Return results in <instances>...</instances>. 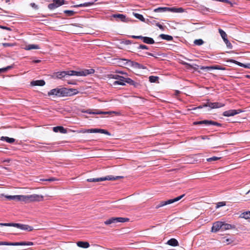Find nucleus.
Wrapping results in <instances>:
<instances>
[{"label": "nucleus", "instance_id": "f257e3e1", "mask_svg": "<svg viewBox=\"0 0 250 250\" xmlns=\"http://www.w3.org/2000/svg\"><path fill=\"white\" fill-rule=\"evenodd\" d=\"M94 72L95 71L93 69H84L79 71L69 70L57 72L52 74V78L61 79L65 78L66 76H86L88 75L93 74Z\"/></svg>", "mask_w": 250, "mask_h": 250}, {"label": "nucleus", "instance_id": "f03ea898", "mask_svg": "<svg viewBox=\"0 0 250 250\" xmlns=\"http://www.w3.org/2000/svg\"><path fill=\"white\" fill-rule=\"evenodd\" d=\"M78 93L76 89H67L66 88H55L48 92V96H56L64 97L75 95Z\"/></svg>", "mask_w": 250, "mask_h": 250}, {"label": "nucleus", "instance_id": "7ed1b4c3", "mask_svg": "<svg viewBox=\"0 0 250 250\" xmlns=\"http://www.w3.org/2000/svg\"><path fill=\"white\" fill-rule=\"evenodd\" d=\"M43 198V196L42 195L36 194L26 195H21L20 201L28 203L33 202H39L42 201Z\"/></svg>", "mask_w": 250, "mask_h": 250}, {"label": "nucleus", "instance_id": "20e7f679", "mask_svg": "<svg viewBox=\"0 0 250 250\" xmlns=\"http://www.w3.org/2000/svg\"><path fill=\"white\" fill-rule=\"evenodd\" d=\"M0 226H12L22 230H27L28 231H31L33 230V228L31 226L18 223H0Z\"/></svg>", "mask_w": 250, "mask_h": 250}, {"label": "nucleus", "instance_id": "39448f33", "mask_svg": "<svg viewBox=\"0 0 250 250\" xmlns=\"http://www.w3.org/2000/svg\"><path fill=\"white\" fill-rule=\"evenodd\" d=\"M167 11L174 13H182L184 11V10L181 7H158L154 10V12H165Z\"/></svg>", "mask_w": 250, "mask_h": 250}, {"label": "nucleus", "instance_id": "423d86ee", "mask_svg": "<svg viewBox=\"0 0 250 250\" xmlns=\"http://www.w3.org/2000/svg\"><path fill=\"white\" fill-rule=\"evenodd\" d=\"M185 196V194H183L180 196H178L176 198H175L174 199H171L167 200V201H163L160 202L158 204H157L156 206V208H159L161 207H164L165 206L169 205L172 203H174L176 202H177L179 201L180 199H181L184 196Z\"/></svg>", "mask_w": 250, "mask_h": 250}, {"label": "nucleus", "instance_id": "0eeeda50", "mask_svg": "<svg viewBox=\"0 0 250 250\" xmlns=\"http://www.w3.org/2000/svg\"><path fill=\"white\" fill-rule=\"evenodd\" d=\"M121 178L122 177L121 176L113 177L112 176H107L102 178L87 179V181L89 182H98L105 180H115Z\"/></svg>", "mask_w": 250, "mask_h": 250}, {"label": "nucleus", "instance_id": "6e6552de", "mask_svg": "<svg viewBox=\"0 0 250 250\" xmlns=\"http://www.w3.org/2000/svg\"><path fill=\"white\" fill-rule=\"evenodd\" d=\"M128 218L123 217H112L104 222V223L106 225H109L112 224H115L117 223H123L128 221Z\"/></svg>", "mask_w": 250, "mask_h": 250}, {"label": "nucleus", "instance_id": "1a4fd4ad", "mask_svg": "<svg viewBox=\"0 0 250 250\" xmlns=\"http://www.w3.org/2000/svg\"><path fill=\"white\" fill-rule=\"evenodd\" d=\"M182 63L184 65H185L187 66H188L189 67L192 68L195 70L197 69L198 68H200L202 70H211L213 69H216V65L214 66H199L196 64H190L189 63H188L186 62H183Z\"/></svg>", "mask_w": 250, "mask_h": 250}, {"label": "nucleus", "instance_id": "9d476101", "mask_svg": "<svg viewBox=\"0 0 250 250\" xmlns=\"http://www.w3.org/2000/svg\"><path fill=\"white\" fill-rule=\"evenodd\" d=\"M79 132L82 133H103L104 134H106L108 135H110V133L106 130L103 129H98V128H93V129H83L79 131Z\"/></svg>", "mask_w": 250, "mask_h": 250}, {"label": "nucleus", "instance_id": "9b49d317", "mask_svg": "<svg viewBox=\"0 0 250 250\" xmlns=\"http://www.w3.org/2000/svg\"><path fill=\"white\" fill-rule=\"evenodd\" d=\"M63 4H65L64 0H54L52 3L48 5V7L50 10H53Z\"/></svg>", "mask_w": 250, "mask_h": 250}, {"label": "nucleus", "instance_id": "f8f14e48", "mask_svg": "<svg viewBox=\"0 0 250 250\" xmlns=\"http://www.w3.org/2000/svg\"><path fill=\"white\" fill-rule=\"evenodd\" d=\"M242 112V111L241 109H231L224 111L223 113V115L226 117L233 116L240 113H241Z\"/></svg>", "mask_w": 250, "mask_h": 250}, {"label": "nucleus", "instance_id": "ddd939ff", "mask_svg": "<svg viewBox=\"0 0 250 250\" xmlns=\"http://www.w3.org/2000/svg\"><path fill=\"white\" fill-rule=\"evenodd\" d=\"M225 105V104L222 103H208L204 106H208L211 109L218 108L223 107Z\"/></svg>", "mask_w": 250, "mask_h": 250}, {"label": "nucleus", "instance_id": "4468645a", "mask_svg": "<svg viewBox=\"0 0 250 250\" xmlns=\"http://www.w3.org/2000/svg\"><path fill=\"white\" fill-rule=\"evenodd\" d=\"M222 222L218 221L215 222L212 227L211 231L212 232H217L219 230H222Z\"/></svg>", "mask_w": 250, "mask_h": 250}, {"label": "nucleus", "instance_id": "2eb2a0df", "mask_svg": "<svg viewBox=\"0 0 250 250\" xmlns=\"http://www.w3.org/2000/svg\"><path fill=\"white\" fill-rule=\"evenodd\" d=\"M205 124L206 125H215L218 126H220V124L219 123H218L217 122H214L211 121H208V120H204L202 121H199L197 122H194V125H197V124Z\"/></svg>", "mask_w": 250, "mask_h": 250}, {"label": "nucleus", "instance_id": "dca6fc26", "mask_svg": "<svg viewBox=\"0 0 250 250\" xmlns=\"http://www.w3.org/2000/svg\"><path fill=\"white\" fill-rule=\"evenodd\" d=\"M123 61L125 62H124V64H126L128 66H132L133 67L135 68H141V65L136 62H134L132 61H131L130 60H126V59H123Z\"/></svg>", "mask_w": 250, "mask_h": 250}, {"label": "nucleus", "instance_id": "f3484780", "mask_svg": "<svg viewBox=\"0 0 250 250\" xmlns=\"http://www.w3.org/2000/svg\"><path fill=\"white\" fill-rule=\"evenodd\" d=\"M235 227L234 225H232L231 224H227L222 222V230L225 231L230 229H235Z\"/></svg>", "mask_w": 250, "mask_h": 250}, {"label": "nucleus", "instance_id": "a211bd4d", "mask_svg": "<svg viewBox=\"0 0 250 250\" xmlns=\"http://www.w3.org/2000/svg\"><path fill=\"white\" fill-rule=\"evenodd\" d=\"M123 77H124L119 76V75L116 74H110L108 75V78H109L110 83H111V79L122 80L123 79Z\"/></svg>", "mask_w": 250, "mask_h": 250}, {"label": "nucleus", "instance_id": "6ab92c4d", "mask_svg": "<svg viewBox=\"0 0 250 250\" xmlns=\"http://www.w3.org/2000/svg\"><path fill=\"white\" fill-rule=\"evenodd\" d=\"M228 62H233L240 66L250 69V63L244 64L233 60H229Z\"/></svg>", "mask_w": 250, "mask_h": 250}, {"label": "nucleus", "instance_id": "aec40b11", "mask_svg": "<svg viewBox=\"0 0 250 250\" xmlns=\"http://www.w3.org/2000/svg\"><path fill=\"white\" fill-rule=\"evenodd\" d=\"M86 112L88 113L89 114H109V115H111L112 113H114L116 115H119L120 114L119 112H116V111L97 112H91L87 111Z\"/></svg>", "mask_w": 250, "mask_h": 250}, {"label": "nucleus", "instance_id": "412c9836", "mask_svg": "<svg viewBox=\"0 0 250 250\" xmlns=\"http://www.w3.org/2000/svg\"><path fill=\"white\" fill-rule=\"evenodd\" d=\"M45 83L44 80H36L31 82V85L32 86H43Z\"/></svg>", "mask_w": 250, "mask_h": 250}, {"label": "nucleus", "instance_id": "4be33fe9", "mask_svg": "<svg viewBox=\"0 0 250 250\" xmlns=\"http://www.w3.org/2000/svg\"><path fill=\"white\" fill-rule=\"evenodd\" d=\"M53 130L55 132H60L62 133H66V130L62 126H56L53 128Z\"/></svg>", "mask_w": 250, "mask_h": 250}, {"label": "nucleus", "instance_id": "5701e85b", "mask_svg": "<svg viewBox=\"0 0 250 250\" xmlns=\"http://www.w3.org/2000/svg\"><path fill=\"white\" fill-rule=\"evenodd\" d=\"M78 247L83 248H87L89 247V244L87 242L79 241L77 243Z\"/></svg>", "mask_w": 250, "mask_h": 250}, {"label": "nucleus", "instance_id": "b1692460", "mask_svg": "<svg viewBox=\"0 0 250 250\" xmlns=\"http://www.w3.org/2000/svg\"><path fill=\"white\" fill-rule=\"evenodd\" d=\"M143 41L144 42L147 44H153L154 43V40L150 37H143Z\"/></svg>", "mask_w": 250, "mask_h": 250}, {"label": "nucleus", "instance_id": "393cba45", "mask_svg": "<svg viewBox=\"0 0 250 250\" xmlns=\"http://www.w3.org/2000/svg\"><path fill=\"white\" fill-rule=\"evenodd\" d=\"M0 140L5 141L8 143L12 144L15 142V139L8 137L2 136L0 138Z\"/></svg>", "mask_w": 250, "mask_h": 250}, {"label": "nucleus", "instance_id": "a878e982", "mask_svg": "<svg viewBox=\"0 0 250 250\" xmlns=\"http://www.w3.org/2000/svg\"><path fill=\"white\" fill-rule=\"evenodd\" d=\"M167 244L170 246L174 247L177 246L179 244L178 241L174 238H171L170 240H169L167 242Z\"/></svg>", "mask_w": 250, "mask_h": 250}, {"label": "nucleus", "instance_id": "bb28decb", "mask_svg": "<svg viewBox=\"0 0 250 250\" xmlns=\"http://www.w3.org/2000/svg\"><path fill=\"white\" fill-rule=\"evenodd\" d=\"M4 197L8 200H13L20 201V195H5Z\"/></svg>", "mask_w": 250, "mask_h": 250}, {"label": "nucleus", "instance_id": "cd10ccee", "mask_svg": "<svg viewBox=\"0 0 250 250\" xmlns=\"http://www.w3.org/2000/svg\"><path fill=\"white\" fill-rule=\"evenodd\" d=\"M40 49V47L37 44H28L25 46V49L26 50H29L31 49Z\"/></svg>", "mask_w": 250, "mask_h": 250}, {"label": "nucleus", "instance_id": "c85d7f7f", "mask_svg": "<svg viewBox=\"0 0 250 250\" xmlns=\"http://www.w3.org/2000/svg\"><path fill=\"white\" fill-rule=\"evenodd\" d=\"M233 242V240L230 238L224 237L222 238V243L225 245H229Z\"/></svg>", "mask_w": 250, "mask_h": 250}, {"label": "nucleus", "instance_id": "c756f323", "mask_svg": "<svg viewBox=\"0 0 250 250\" xmlns=\"http://www.w3.org/2000/svg\"><path fill=\"white\" fill-rule=\"evenodd\" d=\"M112 17L116 18H119L122 21H125V16L123 14H114L112 15Z\"/></svg>", "mask_w": 250, "mask_h": 250}, {"label": "nucleus", "instance_id": "7c9ffc66", "mask_svg": "<svg viewBox=\"0 0 250 250\" xmlns=\"http://www.w3.org/2000/svg\"><path fill=\"white\" fill-rule=\"evenodd\" d=\"M111 84L113 85H125L124 80H117L116 81H115L113 82L112 84L110 83Z\"/></svg>", "mask_w": 250, "mask_h": 250}, {"label": "nucleus", "instance_id": "2f4dec72", "mask_svg": "<svg viewBox=\"0 0 250 250\" xmlns=\"http://www.w3.org/2000/svg\"><path fill=\"white\" fill-rule=\"evenodd\" d=\"M160 37L163 40L167 41H171L173 39L172 37L169 35L165 34H161Z\"/></svg>", "mask_w": 250, "mask_h": 250}, {"label": "nucleus", "instance_id": "473e14b6", "mask_svg": "<svg viewBox=\"0 0 250 250\" xmlns=\"http://www.w3.org/2000/svg\"><path fill=\"white\" fill-rule=\"evenodd\" d=\"M133 15L137 19L140 20V21H145V18H144V17L142 15H141L138 13H134V12L133 13Z\"/></svg>", "mask_w": 250, "mask_h": 250}, {"label": "nucleus", "instance_id": "72a5a7b5", "mask_svg": "<svg viewBox=\"0 0 250 250\" xmlns=\"http://www.w3.org/2000/svg\"><path fill=\"white\" fill-rule=\"evenodd\" d=\"M241 217L244 218L246 219H250V211H246L245 212H243L241 215Z\"/></svg>", "mask_w": 250, "mask_h": 250}, {"label": "nucleus", "instance_id": "f704fd0d", "mask_svg": "<svg viewBox=\"0 0 250 250\" xmlns=\"http://www.w3.org/2000/svg\"><path fill=\"white\" fill-rule=\"evenodd\" d=\"M11 246H27V242L23 241L12 243Z\"/></svg>", "mask_w": 250, "mask_h": 250}, {"label": "nucleus", "instance_id": "c9c22d12", "mask_svg": "<svg viewBox=\"0 0 250 250\" xmlns=\"http://www.w3.org/2000/svg\"><path fill=\"white\" fill-rule=\"evenodd\" d=\"M219 32L220 34V35L222 37V38H223L224 41H225V40L227 39V35L225 31H224L223 30H222L221 29H219Z\"/></svg>", "mask_w": 250, "mask_h": 250}, {"label": "nucleus", "instance_id": "e433bc0d", "mask_svg": "<svg viewBox=\"0 0 250 250\" xmlns=\"http://www.w3.org/2000/svg\"><path fill=\"white\" fill-rule=\"evenodd\" d=\"M123 80H124L125 83H126L131 85H133L134 84V82L130 78L123 77Z\"/></svg>", "mask_w": 250, "mask_h": 250}, {"label": "nucleus", "instance_id": "4c0bfd02", "mask_svg": "<svg viewBox=\"0 0 250 250\" xmlns=\"http://www.w3.org/2000/svg\"><path fill=\"white\" fill-rule=\"evenodd\" d=\"M159 77L157 76H151L149 77V81L151 83L156 82L158 80Z\"/></svg>", "mask_w": 250, "mask_h": 250}, {"label": "nucleus", "instance_id": "58836bf2", "mask_svg": "<svg viewBox=\"0 0 250 250\" xmlns=\"http://www.w3.org/2000/svg\"><path fill=\"white\" fill-rule=\"evenodd\" d=\"M204 42V41L202 39H197L194 41V43L197 45H201Z\"/></svg>", "mask_w": 250, "mask_h": 250}, {"label": "nucleus", "instance_id": "ea45409f", "mask_svg": "<svg viewBox=\"0 0 250 250\" xmlns=\"http://www.w3.org/2000/svg\"><path fill=\"white\" fill-rule=\"evenodd\" d=\"M220 159H221V157L213 156L212 157L208 158L207 159V161L208 162H211V161H217V160H219Z\"/></svg>", "mask_w": 250, "mask_h": 250}, {"label": "nucleus", "instance_id": "a19ab883", "mask_svg": "<svg viewBox=\"0 0 250 250\" xmlns=\"http://www.w3.org/2000/svg\"><path fill=\"white\" fill-rule=\"evenodd\" d=\"M226 204L225 202H220L217 203L216 208H219L220 207L225 206H226Z\"/></svg>", "mask_w": 250, "mask_h": 250}, {"label": "nucleus", "instance_id": "79ce46f5", "mask_svg": "<svg viewBox=\"0 0 250 250\" xmlns=\"http://www.w3.org/2000/svg\"><path fill=\"white\" fill-rule=\"evenodd\" d=\"M224 42H225L228 48H229L230 49L232 48V45H231V43L229 41V40L228 39L225 40Z\"/></svg>", "mask_w": 250, "mask_h": 250}, {"label": "nucleus", "instance_id": "37998d69", "mask_svg": "<svg viewBox=\"0 0 250 250\" xmlns=\"http://www.w3.org/2000/svg\"><path fill=\"white\" fill-rule=\"evenodd\" d=\"M11 68H12L11 66H8L7 67H5V68H0V73L5 72L7 70L11 69Z\"/></svg>", "mask_w": 250, "mask_h": 250}, {"label": "nucleus", "instance_id": "c03bdc74", "mask_svg": "<svg viewBox=\"0 0 250 250\" xmlns=\"http://www.w3.org/2000/svg\"><path fill=\"white\" fill-rule=\"evenodd\" d=\"M64 12V13L67 14L68 16H73L75 13L73 11L71 10H65Z\"/></svg>", "mask_w": 250, "mask_h": 250}, {"label": "nucleus", "instance_id": "a18cd8bd", "mask_svg": "<svg viewBox=\"0 0 250 250\" xmlns=\"http://www.w3.org/2000/svg\"><path fill=\"white\" fill-rule=\"evenodd\" d=\"M91 3H84L83 4H80L79 5H75L74 7H83V6H87L89 5H90Z\"/></svg>", "mask_w": 250, "mask_h": 250}, {"label": "nucleus", "instance_id": "49530a36", "mask_svg": "<svg viewBox=\"0 0 250 250\" xmlns=\"http://www.w3.org/2000/svg\"><path fill=\"white\" fill-rule=\"evenodd\" d=\"M11 243L7 242H0V245L11 246Z\"/></svg>", "mask_w": 250, "mask_h": 250}, {"label": "nucleus", "instance_id": "de8ad7c7", "mask_svg": "<svg viewBox=\"0 0 250 250\" xmlns=\"http://www.w3.org/2000/svg\"><path fill=\"white\" fill-rule=\"evenodd\" d=\"M138 48L142 49H148V47L145 45L141 44L139 46Z\"/></svg>", "mask_w": 250, "mask_h": 250}, {"label": "nucleus", "instance_id": "09e8293b", "mask_svg": "<svg viewBox=\"0 0 250 250\" xmlns=\"http://www.w3.org/2000/svg\"><path fill=\"white\" fill-rule=\"evenodd\" d=\"M132 38L134 39H142L143 40V36H132Z\"/></svg>", "mask_w": 250, "mask_h": 250}, {"label": "nucleus", "instance_id": "8fccbe9b", "mask_svg": "<svg viewBox=\"0 0 250 250\" xmlns=\"http://www.w3.org/2000/svg\"><path fill=\"white\" fill-rule=\"evenodd\" d=\"M226 68L225 67H222V66H221L220 65H216V70H225Z\"/></svg>", "mask_w": 250, "mask_h": 250}, {"label": "nucleus", "instance_id": "3c124183", "mask_svg": "<svg viewBox=\"0 0 250 250\" xmlns=\"http://www.w3.org/2000/svg\"><path fill=\"white\" fill-rule=\"evenodd\" d=\"M30 5L32 7L34 8V9H38V6L35 3H31Z\"/></svg>", "mask_w": 250, "mask_h": 250}, {"label": "nucleus", "instance_id": "603ef678", "mask_svg": "<svg viewBox=\"0 0 250 250\" xmlns=\"http://www.w3.org/2000/svg\"><path fill=\"white\" fill-rule=\"evenodd\" d=\"M34 244L32 242H27V246H32Z\"/></svg>", "mask_w": 250, "mask_h": 250}, {"label": "nucleus", "instance_id": "864d4df0", "mask_svg": "<svg viewBox=\"0 0 250 250\" xmlns=\"http://www.w3.org/2000/svg\"><path fill=\"white\" fill-rule=\"evenodd\" d=\"M0 28H2V29H7V30H10V29L9 28L7 27H5V26H0Z\"/></svg>", "mask_w": 250, "mask_h": 250}, {"label": "nucleus", "instance_id": "5fc2aeb1", "mask_svg": "<svg viewBox=\"0 0 250 250\" xmlns=\"http://www.w3.org/2000/svg\"><path fill=\"white\" fill-rule=\"evenodd\" d=\"M216 0L220 1V2H229L228 0Z\"/></svg>", "mask_w": 250, "mask_h": 250}, {"label": "nucleus", "instance_id": "6e6d98bb", "mask_svg": "<svg viewBox=\"0 0 250 250\" xmlns=\"http://www.w3.org/2000/svg\"><path fill=\"white\" fill-rule=\"evenodd\" d=\"M2 44L4 46H9L10 45V44L9 43H4Z\"/></svg>", "mask_w": 250, "mask_h": 250}, {"label": "nucleus", "instance_id": "4d7b16f0", "mask_svg": "<svg viewBox=\"0 0 250 250\" xmlns=\"http://www.w3.org/2000/svg\"><path fill=\"white\" fill-rule=\"evenodd\" d=\"M54 180H56V179L55 178H50V179H48L47 180H46V181H54Z\"/></svg>", "mask_w": 250, "mask_h": 250}, {"label": "nucleus", "instance_id": "13d9d810", "mask_svg": "<svg viewBox=\"0 0 250 250\" xmlns=\"http://www.w3.org/2000/svg\"><path fill=\"white\" fill-rule=\"evenodd\" d=\"M146 54L149 56H153V57H154L155 58H157V57L155 56L154 55H153L152 53H146Z\"/></svg>", "mask_w": 250, "mask_h": 250}, {"label": "nucleus", "instance_id": "bf43d9fd", "mask_svg": "<svg viewBox=\"0 0 250 250\" xmlns=\"http://www.w3.org/2000/svg\"><path fill=\"white\" fill-rule=\"evenodd\" d=\"M125 43H126V44H130V43H131V42H130V41H129V40H128V41H125Z\"/></svg>", "mask_w": 250, "mask_h": 250}, {"label": "nucleus", "instance_id": "052dcab7", "mask_svg": "<svg viewBox=\"0 0 250 250\" xmlns=\"http://www.w3.org/2000/svg\"><path fill=\"white\" fill-rule=\"evenodd\" d=\"M180 93V92L178 90L175 91V95H178Z\"/></svg>", "mask_w": 250, "mask_h": 250}, {"label": "nucleus", "instance_id": "680f3d73", "mask_svg": "<svg viewBox=\"0 0 250 250\" xmlns=\"http://www.w3.org/2000/svg\"><path fill=\"white\" fill-rule=\"evenodd\" d=\"M116 73H121V74H124V73L122 71H116Z\"/></svg>", "mask_w": 250, "mask_h": 250}, {"label": "nucleus", "instance_id": "e2e57ef3", "mask_svg": "<svg viewBox=\"0 0 250 250\" xmlns=\"http://www.w3.org/2000/svg\"><path fill=\"white\" fill-rule=\"evenodd\" d=\"M41 62V61L39 60L34 61V62L35 63H38V62Z\"/></svg>", "mask_w": 250, "mask_h": 250}, {"label": "nucleus", "instance_id": "0e129e2a", "mask_svg": "<svg viewBox=\"0 0 250 250\" xmlns=\"http://www.w3.org/2000/svg\"><path fill=\"white\" fill-rule=\"evenodd\" d=\"M158 26L160 28V29H163V26L161 24H158Z\"/></svg>", "mask_w": 250, "mask_h": 250}, {"label": "nucleus", "instance_id": "69168bd1", "mask_svg": "<svg viewBox=\"0 0 250 250\" xmlns=\"http://www.w3.org/2000/svg\"><path fill=\"white\" fill-rule=\"evenodd\" d=\"M9 1H10V0H5V2H7V3L9 2Z\"/></svg>", "mask_w": 250, "mask_h": 250}, {"label": "nucleus", "instance_id": "338daca9", "mask_svg": "<svg viewBox=\"0 0 250 250\" xmlns=\"http://www.w3.org/2000/svg\"><path fill=\"white\" fill-rule=\"evenodd\" d=\"M250 190H249V191L247 192V193H246V194H248V193H250Z\"/></svg>", "mask_w": 250, "mask_h": 250}, {"label": "nucleus", "instance_id": "774afa93", "mask_svg": "<svg viewBox=\"0 0 250 250\" xmlns=\"http://www.w3.org/2000/svg\"><path fill=\"white\" fill-rule=\"evenodd\" d=\"M187 59V60H188V61H191V60H190V59Z\"/></svg>", "mask_w": 250, "mask_h": 250}]
</instances>
